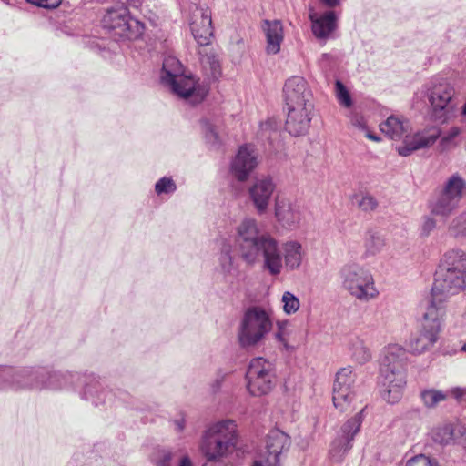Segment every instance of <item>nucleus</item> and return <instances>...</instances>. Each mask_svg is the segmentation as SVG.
<instances>
[{
  "label": "nucleus",
  "mask_w": 466,
  "mask_h": 466,
  "mask_svg": "<svg viewBox=\"0 0 466 466\" xmlns=\"http://www.w3.org/2000/svg\"><path fill=\"white\" fill-rule=\"evenodd\" d=\"M235 242L247 264L253 265L263 258L264 268L273 276L280 274L283 261L288 270L299 268L305 256L302 245L296 240L283 244L282 255L278 241L268 233H260L253 218H245L237 227Z\"/></svg>",
  "instance_id": "f257e3e1"
},
{
  "label": "nucleus",
  "mask_w": 466,
  "mask_h": 466,
  "mask_svg": "<svg viewBox=\"0 0 466 466\" xmlns=\"http://www.w3.org/2000/svg\"><path fill=\"white\" fill-rule=\"evenodd\" d=\"M466 287V252L460 248L449 249L440 258L431 288L432 300L438 306L448 296L458 294Z\"/></svg>",
  "instance_id": "f03ea898"
},
{
  "label": "nucleus",
  "mask_w": 466,
  "mask_h": 466,
  "mask_svg": "<svg viewBox=\"0 0 466 466\" xmlns=\"http://www.w3.org/2000/svg\"><path fill=\"white\" fill-rule=\"evenodd\" d=\"M407 352L400 345L386 347L380 357V384L382 398L390 404L397 403L402 397L407 383Z\"/></svg>",
  "instance_id": "7ed1b4c3"
},
{
  "label": "nucleus",
  "mask_w": 466,
  "mask_h": 466,
  "mask_svg": "<svg viewBox=\"0 0 466 466\" xmlns=\"http://www.w3.org/2000/svg\"><path fill=\"white\" fill-rule=\"evenodd\" d=\"M239 436L234 420L210 425L202 434L199 450L208 462H223L238 450Z\"/></svg>",
  "instance_id": "20e7f679"
},
{
  "label": "nucleus",
  "mask_w": 466,
  "mask_h": 466,
  "mask_svg": "<svg viewBox=\"0 0 466 466\" xmlns=\"http://www.w3.org/2000/svg\"><path fill=\"white\" fill-rule=\"evenodd\" d=\"M380 131L392 140L403 139L402 145L397 147L400 156H410L416 150L431 147L439 138L441 129L435 126L408 135L409 122L402 116L391 115L380 125Z\"/></svg>",
  "instance_id": "39448f33"
},
{
  "label": "nucleus",
  "mask_w": 466,
  "mask_h": 466,
  "mask_svg": "<svg viewBox=\"0 0 466 466\" xmlns=\"http://www.w3.org/2000/svg\"><path fill=\"white\" fill-rule=\"evenodd\" d=\"M273 328L271 311L262 306H250L244 312L237 329L240 348L258 347Z\"/></svg>",
  "instance_id": "423d86ee"
},
{
  "label": "nucleus",
  "mask_w": 466,
  "mask_h": 466,
  "mask_svg": "<svg viewBox=\"0 0 466 466\" xmlns=\"http://www.w3.org/2000/svg\"><path fill=\"white\" fill-rule=\"evenodd\" d=\"M342 288L352 297L369 301L379 295L372 274L356 262H348L339 270Z\"/></svg>",
  "instance_id": "0eeeda50"
},
{
  "label": "nucleus",
  "mask_w": 466,
  "mask_h": 466,
  "mask_svg": "<svg viewBox=\"0 0 466 466\" xmlns=\"http://www.w3.org/2000/svg\"><path fill=\"white\" fill-rule=\"evenodd\" d=\"M162 84L174 94L184 99H192V103L199 102L203 96L196 95V82L193 77L184 74L182 64L175 56H167L163 61Z\"/></svg>",
  "instance_id": "6e6552de"
},
{
  "label": "nucleus",
  "mask_w": 466,
  "mask_h": 466,
  "mask_svg": "<svg viewBox=\"0 0 466 466\" xmlns=\"http://www.w3.org/2000/svg\"><path fill=\"white\" fill-rule=\"evenodd\" d=\"M444 315L445 309L443 306L431 303L427 307L423 314L421 330L409 343V349L413 354H421L436 343Z\"/></svg>",
  "instance_id": "1a4fd4ad"
},
{
  "label": "nucleus",
  "mask_w": 466,
  "mask_h": 466,
  "mask_svg": "<svg viewBox=\"0 0 466 466\" xmlns=\"http://www.w3.org/2000/svg\"><path fill=\"white\" fill-rule=\"evenodd\" d=\"M466 196V180L458 173L449 177L436 192L431 204L432 213L447 217L456 210Z\"/></svg>",
  "instance_id": "9d476101"
},
{
  "label": "nucleus",
  "mask_w": 466,
  "mask_h": 466,
  "mask_svg": "<svg viewBox=\"0 0 466 466\" xmlns=\"http://www.w3.org/2000/svg\"><path fill=\"white\" fill-rule=\"evenodd\" d=\"M102 23L105 28L122 39H136L144 30L143 24L130 15L124 4H116L109 7Z\"/></svg>",
  "instance_id": "9b49d317"
},
{
  "label": "nucleus",
  "mask_w": 466,
  "mask_h": 466,
  "mask_svg": "<svg viewBox=\"0 0 466 466\" xmlns=\"http://www.w3.org/2000/svg\"><path fill=\"white\" fill-rule=\"evenodd\" d=\"M38 376L30 370H21L15 372L11 368L0 369V390L24 388H49L53 390L63 387L62 381L66 380V377L62 374H52L48 376L47 382L38 381Z\"/></svg>",
  "instance_id": "f8f14e48"
},
{
  "label": "nucleus",
  "mask_w": 466,
  "mask_h": 466,
  "mask_svg": "<svg viewBox=\"0 0 466 466\" xmlns=\"http://www.w3.org/2000/svg\"><path fill=\"white\" fill-rule=\"evenodd\" d=\"M427 96L434 119L445 122L454 115L458 100L451 84L446 81L432 83Z\"/></svg>",
  "instance_id": "ddd939ff"
},
{
  "label": "nucleus",
  "mask_w": 466,
  "mask_h": 466,
  "mask_svg": "<svg viewBox=\"0 0 466 466\" xmlns=\"http://www.w3.org/2000/svg\"><path fill=\"white\" fill-rule=\"evenodd\" d=\"M274 365L264 358L251 360L247 373V388L253 396L266 395L275 384Z\"/></svg>",
  "instance_id": "4468645a"
},
{
  "label": "nucleus",
  "mask_w": 466,
  "mask_h": 466,
  "mask_svg": "<svg viewBox=\"0 0 466 466\" xmlns=\"http://www.w3.org/2000/svg\"><path fill=\"white\" fill-rule=\"evenodd\" d=\"M355 381L356 374L351 367L342 368L336 374L332 400L340 412L354 410L352 402L356 398Z\"/></svg>",
  "instance_id": "2eb2a0df"
},
{
  "label": "nucleus",
  "mask_w": 466,
  "mask_h": 466,
  "mask_svg": "<svg viewBox=\"0 0 466 466\" xmlns=\"http://www.w3.org/2000/svg\"><path fill=\"white\" fill-rule=\"evenodd\" d=\"M363 409L353 418L350 419L338 432L329 448V457L335 462H341L345 455L352 448L354 436L359 432L361 425V413Z\"/></svg>",
  "instance_id": "dca6fc26"
},
{
  "label": "nucleus",
  "mask_w": 466,
  "mask_h": 466,
  "mask_svg": "<svg viewBox=\"0 0 466 466\" xmlns=\"http://www.w3.org/2000/svg\"><path fill=\"white\" fill-rule=\"evenodd\" d=\"M290 439L283 431L275 429L268 432L266 441V455L256 461L253 466H279L280 455L290 447Z\"/></svg>",
  "instance_id": "f3484780"
},
{
  "label": "nucleus",
  "mask_w": 466,
  "mask_h": 466,
  "mask_svg": "<svg viewBox=\"0 0 466 466\" xmlns=\"http://www.w3.org/2000/svg\"><path fill=\"white\" fill-rule=\"evenodd\" d=\"M276 185L269 177L257 178L248 187V199L258 215L267 213Z\"/></svg>",
  "instance_id": "a211bd4d"
},
{
  "label": "nucleus",
  "mask_w": 466,
  "mask_h": 466,
  "mask_svg": "<svg viewBox=\"0 0 466 466\" xmlns=\"http://www.w3.org/2000/svg\"><path fill=\"white\" fill-rule=\"evenodd\" d=\"M285 102L288 107L313 106L311 92L308 88L307 82L301 76L289 78L283 88Z\"/></svg>",
  "instance_id": "6ab92c4d"
},
{
  "label": "nucleus",
  "mask_w": 466,
  "mask_h": 466,
  "mask_svg": "<svg viewBox=\"0 0 466 466\" xmlns=\"http://www.w3.org/2000/svg\"><path fill=\"white\" fill-rule=\"evenodd\" d=\"M258 154L250 145L239 147L231 162V172L238 181H245L258 166Z\"/></svg>",
  "instance_id": "aec40b11"
},
{
  "label": "nucleus",
  "mask_w": 466,
  "mask_h": 466,
  "mask_svg": "<svg viewBox=\"0 0 466 466\" xmlns=\"http://www.w3.org/2000/svg\"><path fill=\"white\" fill-rule=\"evenodd\" d=\"M313 106L288 107L286 130L294 137L305 135L310 127Z\"/></svg>",
  "instance_id": "412c9836"
},
{
  "label": "nucleus",
  "mask_w": 466,
  "mask_h": 466,
  "mask_svg": "<svg viewBox=\"0 0 466 466\" xmlns=\"http://www.w3.org/2000/svg\"><path fill=\"white\" fill-rule=\"evenodd\" d=\"M275 217L283 228L293 230L300 226L302 212L299 206L289 199L280 198H277L275 203Z\"/></svg>",
  "instance_id": "4be33fe9"
},
{
  "label": "nucleus",
  "mask_w": 466,
  "mask_h": 466,
  "mask_svg": "<svg viewBox=\"0 0 466 466\" xmlns=\"http://www.w3.org/2000/svg\"><path fill=\"white\" fill-rule=\"evenodd\" d=\"M265 33L267 37V52L277 54L280 50L283 41V28L279 21H265Z\"/></svg>",
  "instance_id": "5701e85b"
},
{
  "label": "nucleus",
  "mask_w": 466,
  "mask_h": 466,
  "mask_svg": "<svg viewBox=\"0 0 466 466\" xmlns=\"http://www.w3.org/2000/svg\"><path fill=\"white\" fill-rule=\"evenodd\" d=\"M310 18L312 32L317 38H327L336 27V16L333 11L326 12L319 18L314 19L313 15H310Z\"/></svg>",
  "instance_id": "b1692460"
},
{
  "label": "nucleus",
  "mask_w": 466,
  "mask_h": 466,
  "mask_svg": "<svg viewBox=\"0 0 466 466\" xmlns=\"http://www.w3.org/2000/svg\"><path fill=\"white\" fill-rule=\"evenodd\" d=\"M219 267L225 276H235L238 268L234 263L232 248L229 243L223 242L218 258Z\"/></svg>",
  "instance_id": "393cba45"
},
{
  "label": "nucleus",
  "mask_w": 466,
  "mask_h": 466,
  "mask_svg": "<svg viewBox=\"0 0 466 466\" xmlns=\"http://www.w3.org/2000/svg\"><path fill=\"white\" fill-rule=\"evenodd\" d=\"M385 246L384 238L373 229L368 230L364 237V247L367 255H376L380 253Z\"/></svg>",
  "instance_id": "a878e982"
},
{
  "label": "nucleus",
  "mask_w": 466,
  "mask_h": 466,
  "mask_svg": "<svg viewBox=\"0 0 466 466\" xmlns=\"http://www.w3.org/2000/svg\"><path fill=\"white\" fill-rule=\"evenodd\" d=\"M201 127L205 138L209 144L216 146L220 143V124L218 119L211 120L205 118L201 121Z\"/></svg>",
  "instance_id": "bb28decb"
},
{
  "label": "nucleus",
  "mask_w": 466,
  "mask_h": 466,
  "mask_svg": "<svg viewBox=\"0 0 466 466\" xmlns=\"http://www.w3.org/2000/svg\"><path fill=\"white\" fill-rule=\"evenodd\" d=\"M190 13L189 25L191 30H193V27L203 26L206 24L204 22L206 19L209 25L212 24L211 12L208 7L194 5L190 7Z\"/></svg>",
  "instance_id": "cd10ccee"
},
{
  "label": "nucleus",
  "mask_w": 466,
  "mask_h": 466,
  "mask_svg": "<svg viewBox=\"0 0 466 466\" xmlns=\"http://www.w3.org/2000/svg\"><path fill=\"white\" fill-rule=\"evenodd\" d=\"M352 202L363 212L369 213L378 208L377 199L368 193L360 192L352 197Z\"/></svg>",
  "instance_id": "c85d7f7f"
},
{
  "label": "nucleus",
  "mask_w": 466,
  "mask_h": 466,
  "mask_svg": "<svg viewBox=\"0 0 466 466\" xmlns=\"http://www.w3.org/2000/svg\"><path fill=\"white\" fill-rule=\"evenodd\" d=\"M350 350L352 358L360 364H364L371 359L370 349L365 345L364 341L360 339H356L352 341Z\"/></svg>",
  "instance_id": "c756f323"
},
{
  "label": "nucleus",
  "mask_w": 466,
  "mask_h": 466,
  "mask_svg": "<svg viewBox=\"0 0 466 466\" xmlns=\"http://www.w3.org/2000/svg\"><path fill=\"white\" fill-rule=\"evenodd\" d=\"M199 56L202 66L209 70L211 76L216 77L220 73V65L217 56L206 49L200 50Z\"/></svg>",
  "instance_id": "7c9ffc66"
},
{
  "label": "nucleus",
  "mask_w": 466,
  "mask_h": 466,
  "mask_svg": "<svg viewBox=\"0 0 466 466\" xmlns=\"http://www.w3.org/2000/svg\"><path fill=\"white\" fill-rule=\"evenodd\" d=\"M206 24L200 27H193L191 33L198 42V44L201 46H207L210 43V39L213 36V28L212 25L208 24V21L206 19L204 21Z\"/></svg>",
  "instance_id": "2f4dec72"
},
{
  "label": "nucleus",
  "mask_w": 466,
  "mask_h": 466,
  "mask_svg": "<svg viewBox=\"0 0 466 466\" xmlns=\"http://www.w3.org/2000/svg\"><path fill=\"white\" fill-rule=\"evenodd\" d=\"M448 230L455 238L466 237V210L451 221Z\"/></svg>",
  "instance_id": "473e14b6"
},
{
  "label": "nucleus",
  "mask_w": 466,
  "mask_h": 466,
  "mask_svg": "<svg viewBox=\"0 0 466 466\" xmlns=\"http://www.w3.org/2000/svg\"><path fill=\"white\" fill-rule=\"evenodd\" d=\"M432 440L441 445L448 444L453 439V429L451 424L436 427L431 431Z\"/></svg>",
  "instance_id": "72a5a7b5"
},
{
  "label": "nucleus",
  "mask_w": 466,
  "mask_h": 466,
  "mask_svg": "<svg viewBox=\"0 0 466 466\" xmlns=\"http://www.w3.org/2000/svg\"><path fill=\"white\" fill-rule=\"evenodd\" d=\"M420 396L423 403L429 408L436 406L446 399V395L442 391L433 389L423 390Z\"/></svg>",
  "instance_id": "f704fd0d"
},
{
  "label": "nucleus",
  "mask_w": 466,
  "mask_h": 466,
  "mask_svg": "<svg viewBox=\"0 0 466 466\" xmlns=\"http://www.w3.org/2000/svg\"><path fill=\"white\" fill-rule=\"evenodd\" d=\"M281 302L283 303V311L287 315L296 313L300 307L299 299L289 291H285L283 293Z\"/></svg>",
  "instance_id": "c9c22d12"
},
{
  "label": "nucleus",
  "mask_w": 466,
  "mask_h": 466,
  "mask_svg": "<svg viewBox=\"0 0 466 466\" xmlns=\"http://www.w3.org/2000/svg\"><path fill=\"white\" fill-rule=\"evenodd\" d=\"M173 451L169 449H158L152 454V462L155 466H171Z\"/></svg>",
  "instance_id": "e433bc0d"
},
{
  "label": "nucleus",
  "mask_w": 466,
  "mask_h": 466,
  "mask_svg": "<svg viewBox=\"0 0 466 466\" xmlns=\"http://www.w3.org/2000/svg\"><path fill=\"white\" fill-rule=\"evenodd\" d=\"M335 95L339 105L348 108L352 106V99L350 94L347 87L339 80H337L335 82Z\"/></svg>",
  "instance_id": "4c0bfd02"
},
{
  "label": "nucleus",
  "mask_w": 466,
  "mask_h": 466,
  "mask_svg": "<svg viewBox=\"0 0 466 466\" xmlns=\"http://www.w3.org/2000/svg\"><path fill=\"white\" fill-rule=\"evenodd\" d=\"M105 392L98 390V385H87L84 390V398L87 400H91L96 406L104 402L102 395Z\"/></svg>",
  "instance_id": "58836bf2"
},
{
  "label": "nucleus",
  "mask_w": 466,
  "mask_h": 466,
  "mask_svg": "<svg viewBox=\"0 0 466 466\" xmlns=\"http://www.w3.org/2000/svg\"><path fill=\"white\" fill-rule=\"evenodd\" d=\"M177 186L172 178L162 177L155 185V190L157 195L173 193Z\"/></svg>",
  "instance_id": "ea45409f"
},
{
  "label": "nucleus",
  "mask_w": 466,
  "mask_h": 466,
  "mask_svg": "<svg viewBox=\"0 0 466 466\" xmlns=\"http://www.w3.org/2000/svg\"><path fill=\"white\" fill-rule=\"evenodd\" d=\"M405 466H439V463L435 459L420 454L408 460Z\"/></svg>",
  "instance_id": "a19ab883"
},
{
  "label": "nucleus",
  "mask_w": 466,
  "mask_h": 466,
  "mask_svg": "<svg viewBox=\"0 0 466 466\" xmlns=\"http://www.w3.org/2000/svg\"><path fill=\"white\" fill-rule=\"evenodd\" d=\"M460 133V127H452L445 134H443L442 137L440 136V144L442 147V148H446L447 147H449L452 143L454 138H456L459 136Z\"/></svg>",
  "instance_id": "79ce46f5"
},
{
  "label": "nucleus",
  "mask_w": 466,
  "mask_h": 466,
  "mask_svg": "<svg viewBox=\"0 0 466 466\" xmlns=\"http://www.w3.org/2000/svg\"><path fill=\"white\" fill-rule=\"evenodd\" d=\"M28 3H31L35 5L46 8V9H54L56 8L60 4L61 0H26Z\"/></svg>",
  "instance_id": "37998d69"
},
{
  "label": "nucleus",
  "mask_w": 466,
  "mask_h": 466,
  "mask_svg": "<svg viewBox=\"0 0 466 466\" xmlns=\"http://www.w3.org/2000/svg\"><path fill=\"white\" fill-rule=\"evenodd\" d=\"M435 228V219L430 217H426L421 225V235L424 237H428Z\"/></svg>",
  "instance_id": "c03bdc74"
},
{
  "label": "nucleus",
  "mask_w": 466,
  "mask_h": 466,
  "mask_svg": "<svg viewBox=\"0 0 466 466\" xmlns=\"http://www.w3.org/2000/svg\"><path fill=\"white\" fill-rule=\"evenodd\" d=\"M350 122L360 129L367 130L366 121L363 116L354 114L351 116Z\"/></svg>",
  "instance_id": "a18cd8bd"
},
{
  "label": "nucleus",
  "mask_w": 466,
  "mask_h": 466,
  "mask_svg": "<svg viewBox=\"0 0 466 466\" xmlns=\"http://www.w3.org/2000/svg\"><path fill=\"white\" fill-rule=\"evenodd\" d=\"M175 429L177 432H181L185 429V419L180 418L175 420Z\"/></svg>",
  "instance_id": "49530a36"
},
{
  "label": "nucleus",
  "mask_w": 466,
  "mask_h": 466,
  "mask_svg": "<svg viewBox=\"0 0 466 466\" xmlns=\"http://www.w3.org/2000/svg\"><path fill=\"white\" fill-rule=\"evenodd\" d=\"M328 7H336L340 4V0H320Z\"/></svg>",
  "instance_id": "de8ad7c7"
},
{
  "label": "nucleus",
  "mask_w": 466,
  "mask_h": 466,
  "mask_svg": "<svg viewBox=\"0 0 466 466\" xmlns=\"http://www.w3.org/2000/svg\"><path fill=\"white\" fill-rule=\"evenodd\" d=\"M275 338L277 340H279V342H282L286 345V339H285L284 331L278 329V331L275 334Z\"/></svg>",
  "instance_id": "09e8293b"
},
{
  "label": "nucleus",
  "mask_w": 466,
  "mask_h": 466,
  "mask_svg": "<svg viewBox=\"0 0 466 466\" xmlns=\"http://www.w3.org/2000/svg\"><path fill=\"white\" fill-rule=\"evenodd\" d=\"M464 392H465V390L460 389V388L454 389L452 390V394L454 395V397L456 399H461L462 397V395L464 394Z\"/></svg>",
  "instance_id": "8fccbe9b"
},
{
  "label": "nucleus",
  "mask_w": 466,
  "mask_h": 466,
  "mask_svg": "<svg viewBox=\"0 0 466 466\" xmlns=\"http://www.w3.org/2000/svg\"><path fill=\"white\" fill-rule=\"evenodd\" d=\"M366 137H367L369 139H370V140H372V141H375V142H380V141L381 140V138H380L379 136L374 135V134H372L371 132H370V131H368V130H367V132H366Z\"/></svg>",
  "instance_id": "3c124183"
},
{
  "label": "nucleus",
  "mask_w": 466,
  "mask_h": 466,
  "mask_svg": "<svg viewBox=\"0 0 466 466\" xmlns=\"http://www.w3.org/2000/svg\"><path fill=\"white\" fill-rule=\"evenodd\" d=\"M179 466H193L190 459L187 456H185L181 459Z\"/></svg>",
  "instance_id": "603ef678"
},
{
  "label": "nucleus",
  "mask_w": 466,
  "mask_h": 466,
  "mask_svg": "<svg viewBox=\"0 0 466 466\" xmlns=\"http://www.w3.org/2000/svg\"><path fill=\"white\" fill-rule=\"evenodd\" d=\"M126 2H127L130 5L134 6V7H138L141 5V4L143 3L144 0H125Z\"/></svg>",
  "instance_id": "864d4df0"
},
{
  "label": "nucleus",
  "mask_w": 466,
  "mask_h": 466,
  "mask_svg": "<svg viewBox=\"0 0 466 466\" xmlns=\"http://www.w3.org/2000/svg\"><path fill=\"white\" fill-rule=\"evenodd\" d=\"M288 325H289V321L288 320L279 321V322H278V329H279L281 331H284V329H286V327Z\"/></svg>",
  "instance_id": "5fc2aeb1"
},
{
  "label": "nucleus",
  "mask_w": 466,
  "mask_h": 466,
  "mask_svg": "<svg viewBox=\"0 0 466 466\" xmlns=\"http://www.w3.org/2000/svg\"><path fill=\"white\" fill-rule=\"evenodd\" d=\"M220 380H217L215 382L216 389L219 388Z\"/></svg>",
  "instance_id": "6e6d98bb"
},
{
  "label": "nucleus",
  "mask_w": 466,
  "mask_h": 466,
  "mask_svg": "<svg viewBox=\"0 0 466 466\" xmlns=\"http://www.w3.org/2000/svg\"><path fill=\"white\" fill-rule=\"evenodd\" d=\"M462 350L466 351V343L463 345Z\"/></svg>",
  "instance_id": "4d7b16f0"
}]
</instances>
